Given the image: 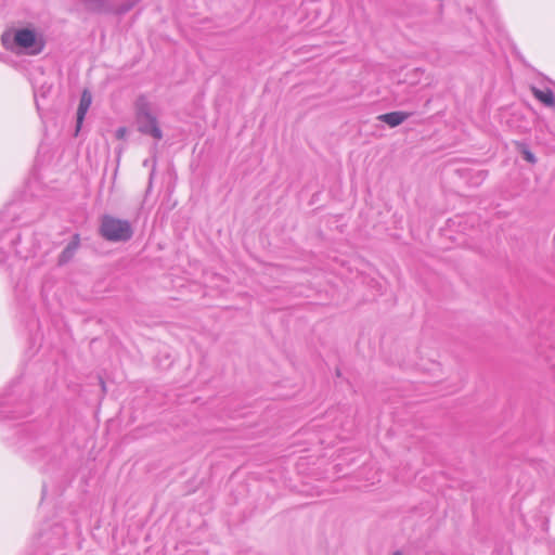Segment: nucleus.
Masks as SVG:
<instances>
[{"mask_svg":"<svg viewBox=\"0 0 555 555\" xmlns=\"http://www.w3.org/2000/svg\"><path fill=\"white\" fill-rule=\"evenodd\" d=\"M1 42L8 51L15 54L37 55L44 48L41 36L30 28L7 30L1 36Z\"/></svg>","mask_w":555,"mask_h":555,"instance_id":"1","label":"nucleus"},{"mask_svg":"<svg viewBox=\"0 0 555 555\" xmlns=\"http://www.w3.org/2000/svg\"><path fill=\"white\" fill-rule=\"evenodd\" d=\"M100 233L109 242H127L132 237L133 230L129 221L106 215L101 220Z\"/></svg>","mask_w":555,"mask_h":555,"instance_id":"2","label":"nucleus"},{"mask_svg":"<svg viewBox=\"0 0 555 555\" xmlns=\"http://www.w3.org/2000/svg\"><path fill=\"white\" fill-rule=\"evenodd\" d=\"M139 131L144 134H150L156 140H160L163 138V132L158 127L157 119L155 116L138 120Z\"/></svg>","mask_w":555,"mask_h":555,"instance_id":"3","label":"nucleus"},{"mask_svg":"<svg viewBox=\"0 0 555 555\" xmlns=\"http://www.w3.org/2000/svg\"><path fill=\"white\" fill-rule=\"evenodd\" d=\"M91 103H92V95H91L90 91L83 90L81 93L79 106L77 109V129H76L77 132L79 131V129L81 127V124L85 119L87 112L89 111V108L91 106Z\"/></svg>","mask_w":555,"mask_h":555,"instance_id":"4","label":"nucleus"},{"mask_svg":"<svg viewBox=\"0 0 555 555\" xmlns=\"http://www.w3.org/2000/svg\"><path fill=\"white\" fill-rule=\"evenodd\" d=\"M411 116V113L406 112H391L387 114L379 115L377 117L378 120L384 121L389 127L393 128L401 125Z\"/></svg>","mask_w":555,"mask_h":555,"instance_id":"5","label":"nucleus"},{"mask_svg":"<svg viewBox=\"0 0 555 555\" xmlns=\"http://www.w3.org/2000/svg\"><path fill=\"white\" fill-rule=\"evenodd\" d=\"M532 93L545 106L555 108V95L551 89L532 88Z\"/></svg>","mask_w":555,"mask_h":555,"instance_id":"6","label":"nucleus"},{"mask_svg":"<svg viewBox=\"0 0 555 555\" xmlns=\"http://www.w3.org/2000/svg\"><path fill=\"white\" fill-rule=\"evenodd\" d=\"M135 109H137V119L142 120L150 117H153L151 103L145 96L138 98L135 102Z\"/></svg>","mask_w":555,"mask_h":555,"instance_id":"7","label":"nucleus"},{"mask_svg":"<svg viewBox=\"0 0 555 555\" xmlns=\"http://www.w3.org/2000/svg\"><path fill=\"white\" fill-rule=\"evenodd\" d=\"M77 248H78L77 241L69 243L65 247V249L62 251V254L60 255L59 262L63 264V263H66L67 261H69L72 259V257L74 256L75 251L77 250Z\"/></svg>","mask_w":555,"mask_h":555,"instance_id":"8","label":"nucleus"},{"mask_svg":"<svg viewBox=\"0 0 555 555\" xmlns=\"http://www.w3.org/2000/svg\"><path fill=\"white\" fill-rule=\"evenodd\" d=\"M87 7L88 9L90 10H94V11H101L104 9V2L102 0H88L87 1Z\"/></svg>","mask_w":555,"mask_h":555,"instance_id":"9","label":"nucleus"},{"mask_svg":"<svg viewBox=\"0 0 555 555\" xmlns=\"http://www.w3.org/2000/svg\"><path fill=\"white\" fill-rule=\"evenodd\" d=\"M522 155H524V158L531 164H534L537 162L535 156L528 150H525L522 152Z\"/></svg>","mask_w":555,"mask_h":555,"instance_id":"10","label":"nucleus"},{"mask_svg":"<svg viewBox=\"0 0 555 555\" xmlns=\"http://www.w3.org/2000/svg\"><path fill=\"white\" fill-rule=\"evenodd\" d=\"M126 134H127V128H125V127H120V128H118V129L116 130V132H115V135H116V138H117L118 140H122V139H125Z\"/></svg>","mask_w":555,"mask_h":555,"instance_id":"11","label":"nucleus"},{"mask_svg":"<svg viewBox=\"0 0 555 555\" xmlns=\"http://www.w3.org/2000/svg\"><path fill=\"white\" fill-rule=\"evenodd\" d=\"M392 555H402L401 552L397 551Z\"/></svg>","mask_w":555,"mask_h":555,"instance_id":"12","label":"nucleus"}]
</instances>
